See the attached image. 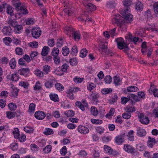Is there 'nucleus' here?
Returning a JSON list of instances; mask_svg holds the SVG:
<instances>
[{"label":"nucleus","mask_w":158,"mask_h":158,"mask_svg":"<svg viewBox=\"0 0 158 158\" xmlns=\"http://www.w3.org/2000/svg\"><path fill=\"white\" fill-rule=\"evenodd\" d=\"M19 85L27 89L29 86V84L27 82L21 81L19 82Z\"/></svg>","instance_id":"47"},{"label":"nucleus","mask_w":158,"mask_h":158,"mask_svg":"<svg viewBox=\"0 0 158 158\" xmlns=\"http://www.w3.org/2000/svg\"><path fill=\"white\" fill-rule=\"evenodd\" d=\"M139 118L141 123L144 124H148L149 123V120L148 118L145 116L143 114L139 113L138 115Z\"/></svg>","instance_id":"6"},{"label":"nucleus","mask_w":158,"mask_h":158,"mask_svg":"<svg viewBox=\"0 0 158 158\" xmlns=\"http://www.w3.org/2000/svg\"><path fill=\"white\" fill-rule=\"evenodd\" d=\"M13 133L15 138H19L20 134L19 130L18 128H15Z\"/></svg>","instance_id":"49"},{"label":"nucleus","mask_w":158,"mask_h":158,"mask_svg":"<svg viewBox=\"0 0 158 158\" xmlns=\"http://www.w3.org/2000/svg\"><path fill=\"white\" fill-rule=\"evenodd\" d=\"M35 104L33 103H31L29 105L28 112L30 114H33L35 111Z\"/></svg>","instance_id":"29"},{"label":"nucleus","mask_w":158,"mask_h":158,"mask_svg":"<svg viewBox=\"0 0 158 158\" xmlns=\"http://www.w3.org/2000/svg\"><path fill=\"white\" fill-rule=\"evenodd\" d=\"M114 82L115 85L118 86L121 84V81L119 76H114L113 77Z\"/></svg>","instance_id":"26"},{"label":"nucleus","mask_w":158,"mask_h":158,"mask_svg":"<svg viewBox=\"0 0 158 158\" xmlns=\"http://www.w3.org/2000/svg\"><path fill=\"white\" fill-rule=\"evenodd\" d=\"M153 8L155 14L158 15V2H156L154 4Z\"/></svg>","instance_id":"64"},{"label":"nucleus","mask_w":158,"mask_h":158,"mask_svg":"<svg viewBox=\"0 0 158 158\" xmlns=\"http://www.w3.org/2000/svg\"><path fill=\"white\" fill-rule=\"evenodd\" d=\"M17 19V15L16 14H15L14 16L9 17L7 23L10 26L13 27L18 23V22L16 21Z\"/></svg>","instance_id":"5"},{"label":"nucleus","mask_w":158,"mask_h":158,"mask_svg":"<svg viewBox=\"0 0 158 158\" xmlns=\"http://www.w3.org/2000/svg\"><path fill=\"white\" fill-rule=\"evenodd\" d=\"M49 66L45 65L43 66V72L44 75L48 74L50 71Z\"/></svg>","instance_id":"31"},{"label":"nucleus","mask_w":158,"mask_h":158,"mask_svg":"<svg viewBox=\"0 0 158 158\" xmlns=\"http://www.w3.org/2000/svg\"><path fill=\"white\" fill-rule=\"evenodd\" d=\"M50 48L48 47L47 46H44L42 49V51L41 53V55L43 56H46L48 54L49 52Z\"/></svg>","instance_id":"22"},{"label":"nucleus","mask_w":158,"mask_h":158,"mask_svg":"<svg viewBox=\"0 0 158 158\" xmlns=\"http://www.w3.org/2000/svg\"><path fill=\"white\" fill-rule=\"evenodd\" d=\"M24 130L27 133H32L33 132L34 129L33 128L27 126L24 128Z\"/></svg>","instance_id":"51"},{"label":"nucleus","mask_w":158,"mask_h":158,"mask_svg":"<svg viewBox=\"0 0 158 158\" xmlns=\"http://www.w3.org/2000/svg\"><path fill=\"white\" fill-rule=\"evenodd\" d=\"M39 81H37L34 87V90H40L41 88V85Z\"/></svg>","instance_id":"61"},{"label":"nucleus","mask_w":158,"mask_h":158,"mask_svg":"<svg viewBox=\"0 0 158 158\" xmlns=\"http://www.w3.org/2000/svg\"><path fill=\"white\" fill-rule=\"evenodd\" d=\"M21 3L20 2H18L14 4V6L15 7L16 10H20L22 12V13L23 14H26L28 13V11L26 9L25 6H21Z\"/></svg>","instance_id":"4"},{"label":"nucleus","mask_w":158,"mask_h":158,"mask_svg":"<svg viewBox=\"0 0 158 158\" xmlns=\"http://www.w3.org/2000/svg\"><path fill=\"white\" fill-rule=\"evenodd\" d=\"M49 97L50 99L55 102H57L58 101V96L56 94H51L49 95Z\"/></svg>","instance_id":"30"},{"label":"nucleus","mask_w":158,"mask_h":158,"mask_svg":"<svg viewBox=\"0 0 158 158\" xmlns=\"http://www.w3.org/2000/svg\"><path fill=\"white\" fill-rule=\"evenodd\" d=\"M34 72L35 75L39 77H42L44 75L43 72L39 69L35 70L34 71Z\"/></svg>","instance_id":"46"},{"label":"nucleus","mask_w":158,"mask_h":158,"mask_svg":"<svg viewBox=\"0 0 158 158\" xmlns=\"http://www.w3.org/2000/svg\"><path fill=\"white\" fill-rule=\"evenodd\" d=\"M104 81L106 83L110 84L112 81V79L110 76L107 75L105 77Z\"/></svg>","instance_id":"57"},{"label":"nucleus","mask_w":158,"mask_h":158,"mask_svg":"<svg viewBox=\"0 0 158 158\" xmlns=\"http://www.w3.org/2000/svg\"><path fill=\"white\" fill-rule=\"evenodd\" d=\"M56 83L55 80L52 79H50L48 80H46L45 81L44 86L46 88L48 89H50L53 87L54 85Z\"/></svg>","instance_id":"9"},{"label":"nucleus","mask_w":158,"mask_h":158,"mask_svg":"<svg viewBox=\"0 0 158 158\" xmlns=\"http://www.w3.org/2000/svg\"><path fill=\"white\" fill-rule=\"evenodd\" d=\"M115 41L117 43L118 48L120 49H124L125 51L129 50V48L127 44L125 43L124 40L121 37L116 39Z\"/></svg>","instance_id":"2"},{"label":"nucleus","mask_w":158,"mask_h":158,"mask_svg":"<svg viewBox=\"0 0 158 158\" xmlns=\"http://www.w3.org/2000/svg\"><path fill=\"white\" fill-rule=\"evenodd\" d=\"M123 149L125 151L129 153H131L133 155H135V149L131 146L127 144H124Z\"/></svg>","instance_id":"8"},{"label":"nucleus","mask_w":158,"mask_h":158,"mask_svg":"<svg viewBox=\"0 0 158 158\" xmlns=\"http://www.w3.org/2000/svg\"><path fill=\"white\" fill-rule=\"evenodd\" d=\"M91 121L92 123L95 124H101L102 123V120L98 119H92Z\"/></svg>","instance_id":"52"},{"label":"nucleus","mask_w":158,"mask_h":158,"mask_svg":"<svg viewBox=\"0 0 158 158\" xmlns=\"http://www.w3.org/2000/svg\"><path fill=\"white\" fill-rule=\"evenodd\" d=\"M83 104L80 101H77L75 103V105L79 108L81 109L82 111H84L85 110V107H87L88 104L85 101H83Z\"/></svg>","instance_id":"11"},{"label":"nucleus","mask_w":158,"mask_h":158,"mask_svg":"<svg viewBox=\"0 0 158 158\" xmlns=\"http://www.w3.org/2000/svg\"><path fill=\"white\" fill-rule=\"evenodd\" d=\"M15 51L17 55H21L23 53V49L20 48H17Z\"/></svg>","instance_id":"60"},{"label":"nucleus","mask_w":158,"mask_h":158,"mask_svg":"<svg viewBox=\"0 0 158 158\" xmlns=\"http://www.w3.org/2000/svg\"><path fill=\"white\" fill-rule=\"evenodd\" d=\"M79 90L78 88H71L66 91L67 94H73V93L76 92Z\"/></svg>","instance_id":"34"},{"label":"nucleus","mask_w":158,"mask_h":158,"mask_svg":"<svg viewBox=\"0 0 158 158\" xmlns=\"http://www.w3.org/2000/svg\"><path fill=\"white\" fill-rule=\"evenodd\" d=\"M88 84H89L88 85L87 89L90 91H91L94 88L96 87V85L93 83H88Z\"/></svg>","instance_id":"55"},{"label":"nucleus","mask_w":158,"mask_h":158,"mask_svg":"<svg viewBox=\"0 0 158 158\" xmlns=\"http://www.w3.org/2000/svg\"><path fill=\"white\" fill-rule=\"evenodd\" d=\"M9 65L10 68L12 69H14L16 66V61L15 58H12L9 63Z\"/></svg>","instance_id":"42"},{"label":"nucleus","mask_w":158,"mask_h":158,"mask_svg":"<svg viewBox=\"0 0 158 158\" xmlns=\"http://www.w3.org/2000/svg\"><path fill=\"white\" fill-rule=\"evenodd\" d=\"M14 31L16 34L21 33L23 31V27L21 25H18L17 23L13 27Z\"/></svg>","instance_id":"16"},{"label":"nucleus","mask_w":158,"mask_h":158,"mask_svg":"<svg viewBox=\"0 0 158 158\" xmlns=\"http://www.w3.org/2000/svg\"><path fill=\"white\" fill-rule=\"evenodd\" d=\"M103 148L106 153L108 154L109 155H110L112 149L110 147L107 145H104Z\"/></svg>","instance_id":"35"},{"label":"nucleus","mask_w":158,"mask_h":158,"mask_svg":"<svg viewBox=\"0 0 158 158\" xmlns=\"http://www.w3.org/2000/svg\"><path fill=\"white\" fill-rule=\"evenodd\" d=\"M29 46L33 48H37L38 46V42L36 41H33L28 44Z\"/></svg>","instance_id":"50"},{"label":"nucleus","mask_w":158,"mask_h":158,"mask_svg":"<svg viewBox=\"0 0 158 158\" xmlns=\"http://www.w3.org/2000/svg\"><path fill=\"white\" fill-rule=\"evenodd\" d=\"M10 147L12 150H16L18 148V144L16 143H13L10 144Z\"/></svg>","instance_id":"58"},{"label":"nucleus","mask_w":158,"mask_h":158,"mask_svg":"<svg viewBox=\"0 0 158 158\" xmlns=\"http://www.w3.org/2000/svg\"><path fill=\"white\" fill-rule=\"evenodd\" d=\"M135 8L137 11H140L143 9V5L140 2L137 1L135 3Z\"/></svg>","instance_id":"21"},{"label":"nucleus","mask_w":158,"mask_h":158,"mask_svg":"<svg viewBox=\"0 0 158 158\" xmlns=\"http://www.w3.org/2000/svg\"><path fill=\"white\" fill-rule=\"evenodd\" d=\"M7 79L13 81H17L19 79V77L17 73L10 74L7 76Z\"/></svg>","instance_id":"13"},{"label":"nucleus","mask_w":158,"mask_h":158,"mask_svg":"<svg viewBox=\"0 0 158 158\" xmlns=\"http://www.w3.org/2000/svg\"><path fill=\"white\" fill-rule=\"evenodd\" d=\"M14 10V8L11 6L7 5L6 9V12L7 14L10 15V17L14 16L15 15L13 12Z\"/></svg>","instance_id":"23"},{"label":"nucleus","mask_w":158,"mask_h":158,"mask_svg":"<svg viewBox=\"0 0 158 158\" xmlns=\"http://www.w3.org/2000/svg\"><path fill=\"white\" fill-rule=\"evenodd\" d=\"M85 6L87 12L92 11L96 9V6L92 3H88L86 5H85Z\"/></svg>","instance_id":"19"},{"label":"nucleus","mask_w":158,"mask_h":158,"mask_svg":"<svg viewBox=\"0 0 158 158\" xmlns=\"http://www.w3.org/2000/svg\"><path fill=\"white\" fill-rule=\"evenodd\" d=\"M62 52L64 56H67L69 54V48L67 47H65L62 48Z\"/></svg>","instance_id":"38"},{"label":"nucleus","mask_w":158,"mask_h":158,"mask_svg":"<svg viewBox=\"0 0 158 158\" xmlns=\"http://www.w3.org/2000/svg\"><path fill=\"white\" fill-rule=\"evenodd\" d=\"M122 116L123 118L127 119L130 118L131 116V114L130 112H125L123 114Z\"/></svg>","instance_id":"54"},{"label":"nucleus","mask_w":158,"mask_h":158,"mask_svg":"<svg viewBox=\"0 0 158 158\" xmlns=\"http://www.w3.org/2000/svg\"><path fill=\"white\" fill-rule=\"evenodd\" d=\"M74 31L72 27L66 26L64 28V32L68 35H70L71 34L73 35Z\"/></svg>","instance_id":"18"},{"label":"nucleus","mask_w":158,"mask_h":158,"mask_svg":"<svg viewBox=\"0 0 158 158\" xmlns=\"http://www.w3.org/2000/svg\"><path fill=\"white\" fill-rule=\"evenodd\" d=\"M64 114L68 117H71L74 116V113L72 110H69L66 112Z\"/></svg>","instance_id":"56"},{"label":"nucleus","mask_w":158,"mask_h":158,"mask_svg":"<svg viewBox=\"0 0 158 158\" xmlns=\"http://www.w3.org/2000/svg\"><path fill=\"white\" fill-rule=\"evenodd\" d=\"M6 115L7 118L9 119H11L15 117V113L14 112H10L8 111L6 112Z\"/></svg>","instance_id":"48"},{"label":"nucleus","mask_w":158,"mask_h":158,"mask_svg":"<svg viewBox=\"0 0 158 158\" xmlns=\"http://www.w3.org/2000/svg\"><path fill=\"white\" fill-rule=\"evenodd\" d=\"M8 107L10 110L15 111L16 110L17 106L16 105L13 103H10L8 105Z\"/></svg>","instance_id":"43"},{"label":"nucleus","mask_w":158,"mask_h":158,"mask_svg":"<svg viewBox=\"0 0 158 158\" xmlns=\"http://www.w3.org/2000/svg\"><path fill=\"white\" fill-rule=\"evenodd\" d=\"M52 146L51 145H48L46 146L43 150V152L45 153H49L52 150Z\"/></svg>","instance_id":"41"},{"label":"nucleus","mask_w":158,"mask_h":158,"mask_svg":"<svg viewBox=\"0 0 158 158\" xmlns=\"http://www.w3.org/2000/svg\"><path fill=\"white\" fill-rule=\"evenodd\" d=\"M123 20V18L119 14H117L114 16L112 19L113 24H116L121 28L125 27V22Z\"/></svg>","instance_id":"1"},{"label":"nucleus","mask_w":158,"mask_h":158,"mask_svg":"<svg viewBox=\"0 0 158 158\" xmlns=\"http://www.w3.org/2000/svg\"><path fill=\"white\" fill-rule=\"evenodd\" d=\"M30 72V69L28 68H22L19 69L18 73L25 77L28 76Z\"/></svg>","instance_id":"10"},{"label":"nucleus","mask_w":158,"mask_h":158,"mask_svg":"<svg viewBox=\"0 0 158 158\" xmlns=\"http://www.w3.org/2000/svg\"><path fill=\"white\" fill-rule=\"evenodd\" d=\"M136 134L138 136L142 137L145 136L146 134V132L144 129L139 128L137 130Z\"/></svg>","instance_id":"20"},{"label":"nucleus","mask_w":158,"mask_h":158,"mask_svg":"<svg viewBox=\"0 0 158 158\" xmlns=\"http://www.w3.org/2000/svg\"><path fill=\"white\" fill-rule=\"evenodd\" d=\"M74 81L77 83H81L84 80V78H80L77 77L74 78L73 79Z\"/></svg>","instance_id":"62"},{"label":"nucleus","mask_w":158,"mask_h":158,"mask_svg":"<svg viewBox=\"0 0 158 158\" xmlns=\"http://www.w3.org/2000/svg\"><path fill=\"white\" fill-rule=\"evenodd\" d=\"M91 113L94 116H97L98 114V111L96 108L94 106H92L91 108Z\"/></svg>","instance_id":"39"},{"label":"nucleus","mask_w":158,"mask_h":158,"mask_svg":"<svg viewBox=\"0 0 158 158\" xmlns=\"http://www.w3.org/2000/svg\"><path fill=\"white\" fill-rule=\"evenodd\" d=\"M124 134H121L116 136L114 138L115 143L118 145L121 144L124 141Z\"/></svg>","instance_id":"7"},{"label":"nucleus","mask_w":158,"mask_h":158,"mask_svg":"<svg viewBox=\"0 0 158 158\" xmlns=\"http://www.w3.org/2000/svg\"><path fill=\"white\" fill-rule=\"evenodd\" d=\"M3 34L6 35H10L12 32V29L10 26L4 27L2 29Z\"/></svg>","instance_id":"15"},{"label":"nucleus","mask_w":158,"mask_h":158,"mask_svg":"<svg viewBox=\"0 0 158 158\" xmlns=\"http://www.w3.org/2000/svg\"><path fill=\"white\" fill-rule=\"evenodd\" d=\"M91 99L96 102H98V98H99V94L98 93H92L90 95Z\"/></svg>","instance_id":"24"},{"label":"nucleus","mask_w":158,"mask_h":158,"mask_svg":"<svg viewBox=\"0 0 158 158\" xmlns=\"http://www.w3.org/2000/svg\"><path fill=\"white\" fill-rule=\"evenodd\" d=\"M77 130L81 134H86L89 132V129L83 126H79Z\"/></svg>","instance_id":"17"},{"label":"nucleus","mask_w":158,"mask_h":158,"mask_svg":"<svg viewBox=\"0 0 158 158\" xmlns=\"http://www.w3.org/2000/svg\"><path fill=\"white\" fill-rule=\"evenodd\" d=\"M59 50L57 48H54L52 49L51 52L52 55L53 56H58Z\"/></svg>","instance_id":"40"},{"label":"nucleus","mask_w":158,"mask_h":158,"mask_svg":"<svg viewBox=\"0 0 158 158\" xmlns=\"http://www.w3.org/2000/svg\"><path fill=\"white\" fill-rule=\"evenodd\" d=\"M112 92V89L111 88H104L102 89L101 92L104 94H108Z\"/></svg>","instance_id":"36"},{"label":"nucleus","mask_w":158,"mask_h":158,"mask_svg":"<svg viewBox=\"0 0 158 158\" xmlns=\"http://www.w3.org/2000/svg\"><path fill=\"white\" fill-rule=\"evenodd\" d=\"M127 90L130 92H135L138 90V88L136 86H131L127 88Z\"/></svg>","instance_id":"32"},{"label":"nucleus","mask_w":158,"mask_h":158,"mask_svg":"<svg viewBox=\"0 0 158 158\" xmlns=\"http://www.w3.org/2000/svg\"><path fill=\"white\" fill-rule=\"evenodd\" d=\"M34 116L36 119L39 120H42L46 116L45 114L43 112L40 111L36 112Z\"/></svg>","instance_id":"12"},{"label":"nucleus","mask_w":158,"mask_h":158,"mask_svg":"<svg viewBox=\"0 0 158 158\" xmlns=\"http://www.w3.org/2000/svg\"><path fill=\"white\" fill-rule=\"evenodd\" d=\"M69 67V66L67 64L64 63L61 66V70L63 72H66Z\"/></svg>","instance_id":"59"},{"label":"nucleus","mask_w":158,"mask_h":158,"mask_svg":"<svg viewBox=\"0 0 158 158\" xmlns=\"http://www.w3.org/2000/svg\"><path fill=\"white\" fill-rule=\"evenodd\" d=\"M43 133L46 135H48L53 134L54 131L52 129L48 128H46L45 131L43 132Z\"/></svg>","instance_id":"25"},{"label":"nucleus","mask_w":158,"mask_h":158,"mask_svg":"<svg viewBox=\"0 0 158 158\" xmlns=\"http://www.w3.org/2000/svg\"><path fill=\"white\" fill-rule=\"evenodd\" d=\"M87 54V51L86 48L82 49L80 53V56L82 58L85 57Z\"/></svg>","instance_id":"44"},{"label":"nucleus","mask_w":158,"mask_h":158,"mask_svg":"<svg viewBox=\"0 0 158 158\" xmlns=\"http://www.w3.org/2000/svg\"><path fill=\"white\" fill-rule=\"evenodd\" d=\"M56 89L59 91H63L64 89V87L60 83H57L55 84Z\"/></svg>","instance_id":"45"},{"label":"nucleus","mask_w":158,"mask_h":158,"mask_svg":"<svg viewBox=\"0 0 158 158\" xmlns=\"http://www.w3.org/2000/svg\"><path fill=\"white\" fill-rule=\"evenodd\" d=\"M30 146L32 151L33 152H37L38 151L39 147L35 144H31Z\"/></svg>","instance_id":"53"},{"label":"nucleus","mask_w":158,"mask_h":158,"mask_svg":"<svg viewBox=\"0 0 158 158\" xmlns=\"http://www.w3.org/2000/svg\"><path fill=\"white\" fill-rule=\"evenodd\" d=\"M3 41L5 44L9 46L10 43L12 42V39L10 37H5L3 39Z\"/></svg>","instance_id":"33"},{"label":"nucleus","mask_w":158,"mask_h":158,"mask_svg":"<svg viewBox=\"0 0 158 158\" xmlns=\"http://www.w3.org/2000/svg\"><path fill=\"white\" fill-rule=\"evenodd\" d=\"M41 34V31L39 27H33L31 30L32 36L35 39L40 37Z\"/></svg>","instance_id":"3"},{"label":"nucleus","mask_w":158,"mask_h":158,"mask_svg":"<svg viewBox=\"0 0 158 158\" xmlns=\"http://www.w3.org/2000/svg\"><path fill=\"white\" fill-rule=\"evenodd\" d=\"M115 110L114 108H111L108 114L106 115L105 117L106 118H110L114 115V113Z\"/></svg>","instance_id":"37"},{"label":"nucleus","mask_w":158,"mask_h":158,"mask_svg":"<svg viewBox=\"0 0 158 158\" xmlns=\"http://www.w3.org/2000/svg\"><path fill=\"white\" fill-rule=\"evenodd\" d=\"M134 131L133 130H131L128 133L127 136L128 138V139L130 141H133L134 139V137L133 134Z\"/></svg>","instance_id":"27"},{"label":"nucleus","mask_w":158,"mask_h":158,"mask_svg":"<svg viewBox=\"0 0 158 158\" xmlns=\"http://www.w3.org/2000/svg\"><path fill=\"white\" fill-rule=\"evenodd\" d=\"M123 15L125 16L124 18H123V20H124L125 24L127 23H130L131 21H132L133 19V16L131 14H128L126 15Z\"/></svg>","instance_id":"14"},{"label":"nucleus","mask_w":158,"mask_h":158,"mask_svg":"<svg viewBox=\"0 0 158 158\" xmlns=\"http://www.w3.org/2000/svg\"><path fill=\"white\" fill-rule=\"evenodd\" d=\"M96 130L97 133L101 134L104 132V129L103 128L101 127H98L96 128Z\"/></svg>","instance_id":"63"},{"label":"nucleus","mask_w":158,"mask_h":158,"mask_svg":"<svg viewBox=\"0 0 158 158\" xmlns=\"http://www.w3.org/2000/svg\"><path fill=\"white\" fill-rule=\"evenodd\" d=\"M107 7L109 8H114L116 6V3L114 1L108 2L106 4Z\"/></svg>","instance_id":"28"}]
</instances>
